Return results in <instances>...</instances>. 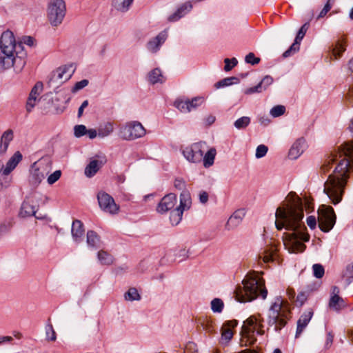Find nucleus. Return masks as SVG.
I'll return each mask as SVG.
<instances>
[{
	"mask_svg": "<svg viewBox=\"0 0 353 353\" xmlns=\"http://www.w3.org/2000/svg\"><path fill=\"white\" fill-rule=\"evenodd\" d=\"M177 197L175 194L169 193L165 195L157 206V212L159 214H165L176 209Z\"/></svg>",
	"mask_w": 353,
	"mask_h": 353,
	"instance_id": "obj_14",
	"label": "nucleus"
},
{
	"mask_svg": "<svg viewBox=\"0 0 353 353\" xmlns=\"http://www.w3.org/2000/svg\"><path fill=\"white\" fill-rule=\"evenodd\" d=\"M250 118L249 117H242L234 123V127L238 130L245 129L250 123Z\"/></svg>",
	"mask_w": 353,
	"mask_h": 353,
	"instance_id": "obj_38",
	"label": "nucleus"
},
{
	"mask_svg": "<svg viewBox=\"0 0 353 353\" xmlns=\"http://www.w3.org/2000/svg\"><path fill=\"white\" fill-rule=\"evenodd\" d=\"M189 251L185 249H180L176 254V256L181 259V261H183L188 258Z\"/></svg>",
	"mask_w": 353,
	"mask_h": 353,
	"instance_id": "obj_58",
	"label": "nucleus"
},
{
	"mask_svg": "<svg viewBox=\"0 0 353 353\" xmlns=\"http://www.w3.org/2000/svg\"><path fill=\"white\" fill-rule=\"evenodd\" d=\"M101 163L97 160H92L86 166L85 169V174L88 177L93 176L100 169Z\"/></svg>",
	"mask_w": 353,
	"mask_h": 353,
	"instance_id": "obj_35",
	"label": "nucleus"
},
{
	"mask_svg": "<svg viewBox=\"0 0 353 353\" xmlns=\"http://www.w3.org/2000/svg\"><path fill=\"white\" fill-rule=\"evenodd\" d=\"M148 81L152 84L162 83L165 81V79L162 74V71L159 68H154L151 70L148 74Z\"/></svg>",
	"mask_w": 353,
	"mask_h": 353,
	"instance_id": "obj_28",
	"label": "nucleus"
},
{
	"mask_svg": "<svg viewBox=\"0 0 353 353\" xmlns=\"http://www.w3.org/2000/svg\"><path fill=\"white\" fill-rule=\"evenodd\" d=\"M204 102L201 97H194L192 99L178 98L174 102V106L181 113H189L196 110Z\"/></svg>",
	"mask_w": 353,
	"mask_h": 353,
	"instance_id": "obj_12",
	"label": "nucleus"
},
{
	"mask_svg": "<svg viewBox=\"0 0 353 353\" xmlns=\"http://www.w3.org/2000/svg\"><path fill=\"white\" fill-rule=\"evenodd\" d=\"M97 199L100 208L104 212L110 214H116L119 212V205L116 204L114 199L108 193L99 192L97 194Z\"/></svg>",
	"mask_w": 353,
	"mask_h": 353,
	"instance_id": "obj_13",
	"label": "nucleus"
},
{
	"mask_svg": "<svg viewBox=\"0 0 353 353\" xmlns=\"http://www.w3.org/2000/svg\"><path fill=\"white\" fill-rule=\"evenodd\" d=\"M245 61L252 65H256L260 62V58L255 57L252 52L248 53L245 57Z\"/></svg>",
	"mask_w": 353,
	"mask_h": 353,
	"instance_id": "obj_51",
	"label": "nucleus"
},
{
	"mask_svg": "<svg viewBox=\"0 0 353 353\" xmlns=\"http://www.w3.org/2000/svg\"><path fill=\"white\" fill-rule=\"evenodd\" d=\"M45 178V174L37 166V163H34L31 170V181L34 185H39Z\"/></svg>",
	"mask_w": 353,
	"mask_h": 353,
	"instance_id": "obj_29",
	"label": "nucleus"
},
{
	"mask_svg": "<svg viewBox=\"0 0 353 353\" xmlns=\"http://www.w3.org/2000/svg\"><path fill=\"white\" fill-rule=\"evenodd\" d=\"M86 134L90 139H94L98 136V130L89 129L87 130Z\"/></svg>",
	"mask_w": 353,
	"mask_h": 353,
	"instance_id": "obj_61",
	"label": "nucleus"
},
{
	"mask_svg": "<svg viewBox=\"0 0 353 353\" xmlns=\"http://www.w3.org/2000/svg\"><path fill=\"white\" fill-rule=\"evenodd\" d=\"M176 189L181 190L180 194V203L170 214V221L172 225H177L182 220L183 212L190 209L192 199L188 190H186L185 181L181 178L176 179L174 181Z\"/></svg>",
	"mask_w": 353,
	"mask_h": 353,
	"instance_id": "obj_5",
	"label": "nucleus"
},
{
	"mask_svg": "<svg viewBox=\"0 0 353 353\" xmlns=\"http://www.w3.org/2000/svg\"><path fill=\"white\" fill-rule=\"evenodd\" d=\"M333 337H334L333 335L330 332H329L327 334L326 342H325L326 347L328 348L332 345V342H333Z\"/></svg>",
	"mask_w": 353,
	"mask_h": 353,
	"instance_id": "obj_63",
	"label": "nucleus"
},
{
	"mask_svg": "<svg viewBox=\"0 0 353 353\" xmlns=\"http://www.w3.org/2000/svg\"><path fill=\"white\" fill-rule=\"evenodd\" d=\"M305 141L303 139H297L289 150L288 157L290 159H297L305 149Z\"/></svg>",
	"mask_w": 353,
	"mask_h": 353,
	"instance_id": "obj_18",
	"label": "nucleus"
},
{
	"mask_svg": "<svg viewBox=\"0 0 353 353\" xmlns=\"http://www.w3.org/2000/svg\"><path fill=\"white\" fill-rule=\"evenodd\" d=\"M0 48L3 53L15 54L18 50H22L21 43H17L14 34L11 31L4 32L0 39Z\"/></svg>",
	"mask_w": 353,
	"mask_h": 353,
	"instance_id": "obj_11",
	"label": "nucleus"
},
{
	"mask_svg": "<svg viewBox=\"0 0 353 353\" xmlns=\"http://www.w3.org/2000/svg\"><path fill=\"white\" fill-rule=\"evenodd\" d=\"M86 239L87 244L90 248H97L100 244V237L93 230L88 231Z\"/></svg>",
	"mask_w": 353,
	"mask_h": 353,
	"instance_id": "obj_33",
	"label": "nucleus"
},
{
	"mask_svg": "<svg viewBox=\"0 0 353 353\" xmlns=\"http://www.w3.org/2000/svg\"><path fill=\"white\" fill-rule=\"evenodd\" d=\"M339 292V288L336 286L333 287L332 294L328 303L329 307L336 312L347 307L344 300L338 294Z\"/></svg>",
	"mask_w": 353,
	"mask_h": 353,
	"instance_id": "obj_16",
	"label": "nucleus"
},
{
	"mask_svg": "<svg viewBox=\"0 0 353 353\" xmlns=\"http://www.w3.org/2000/svg\"><path fill=\"white\" fill-rule=\"evenodd\" d=\"M334 2H335V0H327L326 3L325 4L323 8L321 10V11L319 12V15L317 16L316 19H319L321 18L324 17L327 14V13L331 10Z\"/></svg>",
	"mask_w": 353,
	"mask_h": 353,
	"instance_id": "obj_43",
	"label": "nucleus"
},
{
	"mask_svg": "<svg viewBox=\"0 0 353 353\" xmlns=\"http://www.w3.org/2000/svg\"><path fill=\"white\" fill-rule=\"evenodd\" d=\"M46 339L48 341H54L57 339L56 332L52 324H47L45 327Z\"/></svg>",
	"mask_w": 353,
	"mask_h": 353,
	"instance_id": "obj_44",
	"label": "nucleus"
},
{
	"mask_svg": "<svg viewBox=\"0 0 353 353\" xmlns=\"http://www.w3.org/2000/svg\"><path fill=\"white\" fill-rule=\"evenodd\" d=\"M225 66L224 70L227 72L231 70L232 68L236 66L238 63V61L236 58H232L231 59L226 58L224 60Z\"/></svg>",
	"mask_w": 353,
	"mask_h": 353,
	"instance_id": "obj_48",
	"label": "nucleus"
},
{
	"mask_svg": "<svg viewBox=\"0 0 353 353\" xmlns=\"http://www.w3.org/2000/svg\"><path fill=\"white\" fill-rule=\"evenodd\" d=\"M192 9V4L190 3H185L180 7L176 12L169 17L170 21H175L181 18L185 13Z\"/></svg>",
	"mask_w": 353,
	"mask_h": 353,
	"instance_id": "obj_31",
	"label": "nucleus"
},
{
	"mask_svg": "<svg viewBox=\"0 0 353 353\" xmlns=\"http://www.w3.org/2000/svg\"><path fill=\"white\" fill-rule=\"evenodd\" d=\"M303 208L302 200L294 193H290L287 201L276 209L275 213L276 229L285 228L292 231V233H285L283 236V244L290 253L303 252L305 245L301 241L307 242L310 239L309 235L304 232Z\"/></svg>",
	"mask_w": 353,
	"mask_h": 353,
	"instance_id": "obj_1",
	"label": "nucleus"
},
{
	"mask_svg": "<svg viewBox=\"0 0 353 353\" xmlns=\"http://www.w3.org/2000/svg\"><path fill=\"white\" fill-rule=\"evenodd\" d=\"M39 99L29 97L26 103V110L28 112H30L36 105L37 102Z\"/></svg>",
	"mask_w": 353,
	"mask_h": 353,
	"instance_id": "obj_55",
	"label": "nucleus"
},
{
	"mask_svg": "<svg viewBox=\"0 0 353 353\" xmlns=\"http://www.w3.org/2000/svg\"><path fill=\"white\" fill-rule=\"evenodd\" d=\"M223 302L219 298H215L211 301V309L214 312L220 313L223 309Z\"/></svg>",
	"mask_w": 353,
	"mask_h": 353,
	"instance_id": "obj_39",
	"label": "nucleus"
},
{
	"mask_svg": "<svg viewBox=\"0 0 353 353\" xmlns=\"http://www.w3.org/2000/svg\"><path fill=\"white\" fill-rule=\"evenodd\" d=\"M208 194L205 191H201L199 194V201L205 204L208 201Z\"/></svg>",
	"mask_w": 353,
	"mask_h": 353,
	"instance_id": "obj_59",
	"label": "nucleus"
},
{
	"mask_svg": "<svg viewBox=\"0 0 353 353\" xmlns=\"http://www.w3.org/2000/svg\"><path fill=\"white\" fill-rule=\"evenodd\" d=\"M238 82V79L236 77H228L222 79L221 81L217 82L216 83V88H220L221 87L231 85L234 83Z\"/></svg>",
	"mask_w": 353,
	"mask_h": 353,
	"instance_id": "obj_41",
	"label": "nucleus"
},
{
	"mask_svg": "<svg viewBox=\"0 0 353 353\" xmlns=\"http://www.w3.org/2000/svg\"><path fill=\"white\" fill-rule=\"evenodd\" d=\"M43 83L40 81L36 83V84L34 85V87L32 88L30 93L29 94V97L36 98L37 99H39V95L43 91Z\"/></svg>",
	"mask_w": 353,
	"mask_h": 353,
	"instance_id": "obj_40",
	"label": "nucleus"
},
{
	"mask_svg": "<svg viewBox=\"0 0 353 353\" xmlns=\"http://www.w3.org/2000/svg\"><path fill=\"white\" fill-rule=\"evenodd\" d=\"M88 105V100H85L81 103V106L79 107V108L78 110V117H79L82 116L84 108H85Z\"/></svg>",
	"mask_w": 353,
	"mask_h": 353,
	"instance_id": "obj_62",
	"label": "nucleus"
},
{
	"mask_svg": "<svg viewBox=\"0 0 353 353\" xmlns=\"http://www.w3.org/2000/svg\"><path fill=\"white\" fill-rule=\"evenodd\" d=\"M313 316V311L310 309L304 312L297 321L296 337H298L310 323Z\"/></svg>",
	"mask_w": 353,
	"mask_h": 353,
	"instance_id": "obj_20",
	"label": "nucleus"
},
{
	"mask_svg": "<svg viewBox=\"0 0 353 353\" xmlns=\"http://www.w3.org/2000/svg\"><path fill=\"white\" fill-rule=\"evenodd\" d=\"M312 270L314 276L317 279L322 278L325 273L324 268L319 263L313 265Z\"/></svg>",
	"mask_w": 353,
	"mask_h": 353,
	"instance_id": "obj_45",
	"label": "nucleus"
},
{
	"mask_svg": "<svg viewBox=\"0 0 353 353\" xmlns=\"http://www.w3.org/2000/svg\"><path fill=\"white\" fill-rule=\"evenodd\" d=\"M238 325L236 320L226 321L221 328V341L223 343H228L230 341L232 336L233 332L232 328L235 327Z\"/></svg>",
	"mask_w": 353,
	"mask_h": 353,
	"instance_id": "obj_22",
	"label": "nucleus"
},
{
	"mask_svg": "<svg viewBox=\"0 0 353 353\" xmlns=\"http://www.w3.org/2000/svg\"><path fill=\"white\" fill-rule=\"evenodd\" d=\"M88 83H89V81L87 79H83L80 81H78L72 87L71 92L73 93H75V92H78L79 90L86 87L88 85Z\"/></svg>",
	"mask_w": 353,
	"mask_h": 353,
	"instance_id": "obj_50",
	"label": "nucleus"
},
{
	"mask_svg": "<svg viewBox=\"0 0 353 353\" xmlns=\"http://www.w3.org/2000/svg\"><path fill=\"white\" fill-rule=\"evenodd\" d=\"M259 294L265 299L268 290L264 286L263 280L254 274L247 275L242 281V286L236 290V298L241 303L254 300Z\"/></svg>",
	"mask_w": 353,
	"mask_h": 353,
	"instance_id": "obj_3",
	"label": "nucleus"
},
{
	"mask_svg": "<svg viewBox=\"0 0 353 353\" xmlns=\"http://www.w3.org/2000/svg\"><path fill=\"white\" fill-rule=\"evenodd\" d=\"M71 233L75 242H80L84 234L83 223L79 220H74L72 224Z\"/></svg>",
	"mask_w": 353,
	"mask_h": 353,
	"instance_id": "obj_26",
	"label": "nucleus"
},
{
	"mask_svg": "<svg viewBox=\"0 0 353 353\" xmlns=\"http://www.w3.org/2000/svg\"><path fill=\"white\" fill-rule=\"evenodd\" d=\"M308 28H309V23H304L300 28V30H299L298 33H297V35L296 37V39L294 40V43H296V44H299L300 41L303 39V38L304 37L307 30H308Z\"/></svg>",
	"mask_w": 353,
	"mask_h": 353,
	"instance_id": "obj_42",
	"label": "nucleus"
},
{
	"mask_svg": "<svg viewBox=\"0 0 353 353\" xmlns=\"http://www.w3.org/2000/svg\"><path fill=\"white\" fill-rule=\"evenodd\" d=\"M124 298L126 301H133L140 300L141 296L136 288H131L125 293Z\"/></svg>",
	"mask_w": 353,
	"mask_h": 353,
	"instance_id": "obj_37",
	"label": "nucleus"
},
{
	"mask_svg": "<svg viewBox=\"0 0 353 353\" xmlns=\"http://www.w3.org/2000/svg\"><path fill=\"white\" fill-rule=\"evenodd\" d=\"M147 130L138 121H130L123 124L119 130V136L125 141H134L143 137Z\"/></svg>",
	"mask_w": 353,
	"mask_h": 353,
	"instance_id": "obj_7",
	"label": "nucleus"
},
{
	"mask_svg": "<svg viewBox=\"0 0 353 353\" xmlns=\"http://www.w3.org/2000/svg\"><path fill=\"white\" fill-rule=\"evenodd\" d=\"M21 51L18 50L15 54H12V60L13 62V65L12 67H14L16 72H19L22 70L23 67L26 65V52H24L22 50Z\"/></svg>",
	"mask_w": 353,
	"mask_h": 353,
	"instance_id": "obj_24",
	"label": "nucleus"
},
{
	"mask_svg": "<svg viewBox=\"0 0 353 353\" xmlns=\"http://www.w3.org/2000/svg\"><path fill=\"white\" fill-rule=\"evenodd\" d=\"M61 176V172L60 170H56L48 177V183L52 185L60 179Z\"/></svg>",
	"mask_w": 353,
	"mask_h": 353,
	"instance_id": "obj_53",
	"label": "nucleus"
},
{
	"mask_svg": "<svg viewBox=\"0 0 353 353\" xmlns=\"http://www.w3.org/2000/svg\"><path fill=\"white\" fill-rule=\"evenodd\" d=\"M299 50V46L296 43H294L290 48L287 50L283 54V57L284 58L288 57L292 54V52H297Z\"/></svg>",
	"mask_w": 353,
	"mask_h": 353,
	"instance_id": "obj_56",
	"label": "nucleus"
},
{
	"mask_svg": "<svg viewBox=\"0 0 353 353\" xmlns=\"http://www.w3.org/2000/svg\"><path fill=\"white\" fill-rule=\"evenodd\" d=\"M65 12V3L63 0H50L47 9V17L52 26H58L62 23Z\"/></svg>",
	"mask_w": 353,
	"mask_h": 353,
	"instance_id": "obj_8",
	"label": "nucleus"
},
{
	"mask_svg": "<svg viewBox=\"0 0 353 353\" xmlns=\"http://www.w3.org/2000/svg\"><path fill=\"white\" fill-rule=\"evenodd\" d=\"M307 224L311 229H314L316 225V221L314 216H310L307 218Z\"/></svg>",
	"mask_w": 353,
	"mask_h": 353,
	"instance_id": "obj_60",
	"label": "nucleus"
},
{
	"mask_svg": "<svg viewBox=\"0 0 353 353\" xmlns=\"http://www.w3.org/2000/svg\"><path fill=\"white\" fill-rule=\"evenodd\" d=\"M276 249L273 245H267L262 248L258 254L259 259L268 263L273 261L275 259Z\"/></svg>",
	"mask_w": 353,
	"mask_h": 353,
	"instance_id": "obj_23",
	"label": "nucleus"
},
{
	"mask_svg": "<svg viewBox=\"0 0 353 353\" xmlns=\"http://www.w3.org/2000/svg\"><path fill=\"white\" fill-rule=\"evenodd\" d=\"M87 128L84 125H77L74 128V134L76 137H81L86 134Z\"/></svg>",
	"mask_w": 353,
	"mask_h": 353,
	"instance_id": "obj_49",
	"label": "nucleus"
},
{
	"mask_svg": "<svg viewBox=\"0 0 353 353\" xmlns=\"http://www.w3.org/2000/svg\"><path fill=\"white\" fill-rule=\"evenodd\" d=\"M37 208L38 206L34 204L33 197L28 198L21 205L20 215L23 217L35 215Z\"/></svg>",
	"mask_w": 353,
	"mask_h": 353,
	"instance_id": "obj_21",
	"label": "nucleus"
},
{
	"mask_svg": "<svg viewBox=\"0 0 353 353\" xmlns=\"http://www.w3.org/2000/svg\"><path fill=\"white\" fill-rule=\"evenodd\" d=\"M12 54L11 53H0V69L6 70L10 68L13 65L12 60Z\"/></svg>",
	"mask_w": 353,
	"mask_h": 353,
	"instance_id": "obj_34",
	"label": "nucleus"
},
{
	"mask_svg": "<svg viewBox=\"0 0 353 353\" xmlns=\"http://www.w3.org/2000/svg\"><path fill=\"white\" fill-rule=\"evenodd\" d=\"M263 90H263V87L261 86V84L259 83L256 86H254V87L249 88L248 89H246L244 91V93L245 94H254V93H260Z\"/></svg>",
	"mask_w": 353,
	"mask_h": 353,
	"instance_id": "obj_54",
	"label": "nucleus"
},
{
	"mask_svg": "<svg viewBox=\"0 0 353 353\" xmlns=\"http://www.w3.org/2000/svg\"><path fill=\"white\" fill-rule=\"evenodd\" d=\"M285 108L283 105H278L273 107L270 110V113L273 117H278L283 114L285 113Z\"/></svg>",
	"mask_w": 353,
	"mask_h": 353,
	"instance_id": "obj_46",
	"label": "nucleus"
},
{
	"mask_svg": "<svg viewBox=\"0 0 353 353\" xmlns=\"http://www.w3.org/2000/svg\"><path fill=\"white\" fill-rule=\"evenodd\" d=\"M98 137L103 139L109 137L114 130V125L113 122L107 121L99 125L98 128Z\"/></svg>",
	"mask_w": 353,
	"mask_h": 353,
	"instance_id": "obj_27",
	"label": "nucleus"
},
{
	"mask_svg": "<svg viewBox=\"0 0 353 353\" xmlns=\"http://www.w3.org/2000/svg\"><path fill=\"white\" fill-rule=\"evenodd\" d=\"M166 39V34L161 32L156 37L150 40L147 43V49L151 52H157L161 46L165 42Z\"/></svg>",
	"mask_w": 353,
	"mask_h": 353,
	"instance_id": "obj_25",
	"label": "nucleus"
},
{
	"mask_svg": "<svg viewBox=\"0 0 353 353\" xmlns=\"http://www.w3.org/2000/svg\"><path fill=\"white\" fill-rule=\"evenodd\" d=\"M336 216L330 206L322 205L318 210V221L320 229L323 232L330 231L335 223Z\"/></svg>",
	"mask_w": 353,
	"mask_h": 353,
	"instance_id": "obj_9",
	"label": "nucleus"
},
{
	"mask_svg": "<svg viewBox=\"0 0 353 353\" xmlns=\"http://www.w3.org/2000/svg\"><path fill=\"white\" fill-rule=\"evenodd\" d=\"M134 0H112V6L117 11L121 12H127Z\"/></svg>",
	"mask_w": 353,
	"mask_h": 353,
	"instance_id": "obj_30",
	"label": "nucleus"
},
{
	"mask_svg": "<svg viewBox=\"0 0 353 353\" xmlns=\"http://www.w3.org/2000/svg\"><path fill=\"white\" fill-rule=\"evenodd\" d=\"M268 151V148L263 145H259L256 149L255 157L256 159H261L265 157Z\"/></svg>",
	"mask_w": 353,
	"mask_h": 353,
	"instance_id": "obj_47",
	"label": "nucleus"
},
{
	"mask_svg": "<svg viewBox=\"0 0 353 353\" xmlns=\"http://www.w3.org/2000/svg\"><path fill=\"white\" fill-rule=\"evenodd\" d=\"M338 155L339 158L343 159L336 167L334 173L329 176L324 184L323 190L334 205L342 200L350 162H353V141L342 144L339 148L338 153L329 157V162L335 161Z\"/></svg>",
	"mask_w": 353,
	"mask_h": 353,
	"instance_id": "obj_2",
	"label": "nucleus"
},
{
	"mask_svg": "<svg viewBox=\"0 0 353 353\" xmlns=\"http://www.w3.org/2000/svg\"><path fill=\"white\" fill-rule=\"evenodd\" d=\"M97 258L102 265H111L114 261L112 256L103 250L98 252Z\"/></svg>",
	"mask_w": 353,
	"mask_h": 353,
	"instance_id": "obj_36",
	"label": "nucleus"
},
{
	"mask_svg": "<svg viewBox=\"0 0 353 353\" xmlns=\"http://www.w3.org/2000/svg\"><path fill=\"white\" fill-rule=\"evenodd\" d=\"M261 314L252 315L244 321L241 328L243 341L245 345H252L256 341L255 334L263 335L264 330Z\"/></svg>",
	"mask_w": 353,
	"mask_h": 353,
	"instance_id": "obj_6",
	"label": "nucleus"
},
{
	"mask_svg": "<svg viewBox=\"0 0 353 353\" xmlns=\"http://www.w3.org/2000/svg\"><path fill=\"white\" fill-rule=\"evenodd\" d=\"M245 216V210L244 209H239L236 210L228 219L225 228L228 230H233L241 224Z\"/></svg>",
	"mask_w": 353,
	"mask_h": 353,
	"instance_id": "obj_17",
	"label": "nucleus"
},
{
	"mask_svg": "<svg viewBox=\"0 0 353 353\" xmlns=\"http://www.w3.org/2000/svg\"><path fill=\"white\" fill-rule=\"evenodd\" d=\"M13 340L12 337V336H0V345L4 343H7V342H10Z\"/></svg>",
	"mask_w": 353,
	"mask_h": 353,
	"instance_id": "obj_64",
	"label": "nucleus"
},
{
	"mask_svg": "<svg viewBox=\"0 0 353 353\" xmlns=\"http://www.w3.org/2000/svg\"><path fill=\"white\" fill-rule=\"evenodd\" d=\"M74 70L75 68L72 64L59 67L54 72L50 81L59 80L61 83L65 82L71 78L73 73L74 72Z\"/></svg>",
	"mask_w": 353,
	"mask_h": 353,
	"instance_id": "obj_15",
	"label": "nucleus"
},
{
	"mask_svg": "<svg viewBox=\"0 0 353 353\" xmlns=\"http://www.w3.org/2000/svg\"><path fill=\"white\" fill-rule=\"evenodd\" d=\"M205 149V143H195L183 150V155L190 163H199L201 162Z\"/></svg>",
	"mask_w": 353,
	"mask_h": 353,
	"instance_id": "obj_10",
	"label": "nucleus"
},
{
	"mask_svg": "<svg viewBox=\"0 0 353 353\" xmlns=\"http://www.w3.org/2000/svg\"><path fill=\"white\" fill-rule=\"evenodd\" d=\"M289 311L288 303L281 296H276L271 302L267 313V323L276 332L287 323L286 313Z\"/></svg>",
	"mask_w": 353,
	"mask_h": 353,
	"instance_id": "obj_4",
	"label": "nucleus"
},
{
	"mask_svg": "<svg viewBox=\"0 0 353 353\" xmlns=\"http://www.w3.org/2000/svg\"><path fill=\"white\" fill-rule=\"evenodd\" d=\"M216 154V150L214 148H211L205 154H203L202 160L205 168H210L214 164Z\"/></svg>",
	"mask_w": 353,
	"mask_h": 353,
	"instance_id": "obj_32",
	"label": "nucleus"
},
{
	"mask_svg": "<svg viewBox=\"0 0 353 353\" xmlns=\"http://www.w3.org/2000/svg\"><path fill=\"white\" fill-rule=\"evenodd\" d=\"M273 82V79L270 76H265L260 82L261 84V86L263 87V90H265L267 87L270 85H271Z\"/></svg>",
	"mask_w": 353,
	"mask_h": 353,
	"instance_id": "obj_57",
	"label": "nucleus"
},
{
	"mask_svg": "<svg viewBox=\"0 0 353 353\" xmlns=\"http://www.w3.org/2000/svg\"><path fill=\"white\" fill-rule=\"evenodd\" d=\"M14 139V132L11 129H8L3 132L0 137V156L6 154L10 143Z\"/></svg>",
	"mask_w": 353,
	"mask_h": 353,
	"instance_id": "obj_19",
	"label": "nucleus"
},
{
	"mask_svg": "<svg viewBox=\"0 0 353 353\" xmlns=\"http://www.w3.org/2000/svg\"><path fill=\"white\" fill-rule=\"evenodd\" d=\"M307 294L305 292H300L296 299V305L301 307L307 301Z\"/></svg>",
	"mask_w": 353,
	"mask_h": 353,
	"instance_id": "obj_52",
	"label": "nucleus"
}]
</instances>
